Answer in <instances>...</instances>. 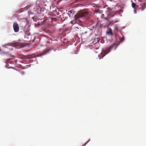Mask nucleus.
Here are the masks:
<instances>
[{"label":"nucleus","instance_id":"39448f33","mask_svg":"<svg viewBox=\"0 0 146 146\" xmlns=\"http://www.w3.org/2000/svg\"><path fill=\"white\" fill-rule=\"evenodd\" d=\"M106 33L109 35L112 36L113 35V33H112V29L110 28L108 29V30L107 31Z\"/></svg>","mask_w":146,"mask_h":146},{"label":"nucleus","instance_id":"1a4fd4ad","mask_svg":"<svg viewBox=\"0 0 146 146\" xmlns=\"http://www.w3.org/2000/svg\"><path fill=\"white\" fill-rule=\"evenodd\" d=\"M107 9V11L110 13H111L112 12V9L111 8H108Z\"/></svg>","mask_w":146,"mask_h":146},{"label":"nucleus","instance_id":"9b49d317","mask_svg":"<svg viewBox=\"0 0 146 146\" xmlns=\"http://www.w3.org/2000/svg\"><path fill=\"white\" fill-rule=\"evenodd\" d=\"M114 29L116 31H118V27L117 25H115L114 27Z\"/></svg>","mask_w":146,"mask_h":146},{"label":"nucleus","instance_id":"4468645a","mask_svg":"<svg viewBox=\"0 0 146 146\" xmlns=\"http://www.w3.org/2000/svg\"><path fill=\"white\" fill-rule=\"evenodd\" d=\"M124 38L123 37V38H122L121 39L120 41L122 42V41H123L124 40Z\"/></svg>","mask_w":146,"mask_h":146},{"label":"nucleus","instance_id":"6ab92c4d","mask_svg":"<svg viewBox=\"0 0 146 146\" xmlns=\"http://www.w3.org/2000/svg\"><path fill=\"white\" fill-rule=\"evenodd\" d=\"M19 65L20 67H21V64H19Z\"/></svg>","mask_w":146,"mask_h":146},{"label":"nucleus","instance_id":"20e7f679","mask_svg":"<svg viewBox=\"0 0 146 146\" xmlns=\"http://www.w3.org/2000/svg\"><path fill=\"white\" fill-rule=\"evenodd\" d=\"M49 50H44L42 52L38 54L37 55V56H42V55H43L47 53H48L49 51Z\"/></svg>","mask_w":146,"mask_h":146},{"label":"nucleus","instance_id":"412c9836","mask_svg":"<svg viewBox=\"0 0 146 146\" xmlns=\"http://www.w3.org/2000/svg\"><path fill=\"white\" fill-rule=\"evenodd\" d=\"M55 18H53V19H53V20H55Z\"/></svg>","mask_w":146,"mask_h":146},{"label":"nucleus","instance_id":"a211bd4d","mask_svg":"<svg viewBox=\"0 0 146 146\" xmlns=\"http://www.w3.org/2000/svg\"><path fill=\"white\" fill-rule=\"evenodd\" d=\"M46 42H47V43H49V41H48V40H46Z\"/></svg>","mask_w":146,"mask_h":146},{"label":"nucleus","instance_id":"2eb2a0df","mask_svg":"<svg viewBox=\"0 0 146 146\" xmlns=\"http://www.w3.org/2000/svg\"><path fill=\"white\" fill-rule=\"evenodd\" d=\"M72 24H74V21H71L70 22Z\"/></svg>","mask_w":146,"mask_h":146},{"label":"nucleus","instance_id":"ddd939ff","mask_svg":"<svg viewBox=\"0 0 146 146\" xmlns=\"http://www.w3.org/2000/svg\"><path fill=\"white\" fill-rule=\"evenodd\" d=\"M32 19H33V20L35 21H36V18H35L34 17H32Z\"/></svg>","mask_w":146,"mask_h":146},{"label":"nucleus","instance_id":"423d86ee","mask_svg":"<svg viewBox=\"0 0 146 146\" xmlns=\"http://www.w3.org/2000/svg\"><path fill=\"white\" fill-rule=\"evenodd\" d=\"M5 63H7V64H13L14 62L11 59H8L7 60L6 62H5Z\"/></svg>","mask_w":146,"mask_h":146},{"label":"nucleus","instance_id":"f3484780","mask_svg":"<svg viewBox=\"0 0 146 146\" xmlns=\"http://www.w3.org/2000/svg\"><path fill=\"white\" fill-rule=\"evenodd\" d=\"M6 44L4 45H3V46L5 48H7V47H6Z\"/></svg>","mask_w":146,"mask_h":146},{"label":"nucleus","instance_id":"9d476101","mask_svg":"<svg viewBox=\"0 0 146 146\" xmlns=\"http://www.w3.org/2000/svg\"><path fill=\"white\" fill-rule=\"evenodd\" d=\"M136 6V4L133 3H132V6L134 8H135V7Z\"/></svg>","mask_w":146,"mask_h":146},{"label":"nucleus","instance_id":"0eeeda50","mask_svg":"<svg viewBox=\"0 0 146 146\" xmlns=\"http://www.w3.org/2000/svg\"><path fill=\"white\" fill-rule=\"evenodd\" d=\"M74 17V23H80V21L78 19L79 18L76 17L75 16Z\"/></svg>","mask_w":146,"mask_h":146},{"label":"nucleus","instance_id":"f03ea898","mask_svg":"<svg viewBox=\"0 0 146 146\" xmlns=\"http://www.w3.org/2000/svg\"><path fill=\"white\" fill-rule=\"evenodd\" d=\"M87 14L86 11H81L77 15H75V17L77 18L85 16Z\"/></svg>","mask_w":146,"mask_h":146},{"label":"nucleus","instance_id":"f257e3e1","mask_svg":"<svg viewBox=\"0 0 146 146\" xmlns=\"http://www.w3.org/2000/svg\"><path fill=\"white\" fill-rule=\"evenodd\" d=\"M117 44L114 43L112 45H111L106 49L103 50L101 53V54L102 55L103 57L107 54L109 53L111 50H115L117 48Z\"/></svg>","mask_w":146,"mask_h":146},{"label":"nucleus","instance_id":"f8f14e48","mask_svg":"<svg viewBox=\"0 0 146 146\" xmlns=\"http://www.w3.org/2000/svg\"><path fill=\"white\" fill-rule=\"evenodd\" d=\"M95 13H100V10L99 9L98 10H96L95 11Z\"/></svg>","mask_w":146,"mask_h":146},{"label":"nucleus","instance_id":"aec40b11","mask_svg":"<svg viewBox=\"0 0 146 146\" xmlns=\"http://www.w3.org/2000/svg\"><path fill=\"white\" fill-rule=\"evenodd\" d=\"M105 19H106V20H107L108 19L107 18H105Z\"/></svg>","mask_w":146,"mask_h":146},{"label":"nucleus","instance_id":"4be33fe9","mask_svg":"<svg viewBox=\"0 0 146 146\" xmlns=\"http://www.w3.org/2000/svg\"><path fill=\"white\" fill-rule=\"evenodd\" d=\"M16 62H17L16 61V60H15V63H16Z\"/></svg>","mask_w":146,"mask_h":146},{"label":"nucleus","instance_id":"dca6fc26","mask_svg":"<svg viewBox=\"0 0 146 146\" xmlns=\"http://www.w3.org/2000/svg\"><path fill=\"white\" fill-rule=\"evenodd\" d=\"M87 142H88L85 143L83 145H82V146H85L86 144L87 143Z\"/></svg>","mask_w":146,"mask_h":146},{"label":"nucleus","instance_id":"6e6552de","mask_svg":"<svg viewBox=\"0 0 146 146\" xmlns=\"http://www.w3.org/2000/svg\"><path fill=\"white\" fill-rule=\"evenodd\" d=\"M146 6V4L145 3H144L142 4L141 7V9H142V11L144 10V9L145 8Z\"/></svg>","mask_w":146,"mask_h":146},{"label":"nucleus","instance_id":"7ed1b4c3","mask_svg":"<svg viewBox=\"0 0 146 146\" xmlns=\"http://www.w3.org/2000/svg\"><path fill=\"white\" fill-rule=\"evenodd\" d=\"M13 27L14 31L15 32H17L19 31V27L17 23H14L13 24Z\"/></svg>","mask_w":146,"mask_h":146}]
</instances>
